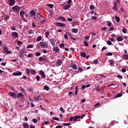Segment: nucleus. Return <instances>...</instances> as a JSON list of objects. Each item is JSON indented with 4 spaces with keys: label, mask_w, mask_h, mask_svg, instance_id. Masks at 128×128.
I'll return each mask as SVG.
<instances>
[{
    "label": "nucleus",
    "mask_w": 128,
    "mask_h": 128,
    "mask_svg": "<svg viewBox=\"0 0 128 128\" xmlns=\"http://www.w3.org/2000/svg\"><path fill=\"white\" fill-rule=\"evenodd\" d=\"M56 128H62V126L60 125H58L56 127Z\"/></svg>",
    "instance_id": "64"
},
{
    "label": "nucleus",
    "mask_w": 128,
    "mask_h": 128,
    "mask_svg": "<svg viewBox=\"0 0 128 128\" xmlns=\"http://www.w3.org/2000/svg\"><path fill=\"white\" fill-rule=\"evenodd\" d=\"M114 124H116V122L114 120H112L110 122L111 126H114Z\"/></svg>",
    "instance_id": "60"
},
{
    "label": "nucleus",
    "mask_w": 128,
    "mask_h": 128,
    "mask_svg": "<svg viewBox=\"0 0 128 128\" xmlns=\"http://www.w3.org/2000/svg\"><path fill=\"white\" fill-rule=\"evenodd\" d=\"M53 50L56 52H60V48L58 47H54Z\"/></svg>",
    "instance_id": "17"
},
{
    "label": "nucleus",
    "mask_w": 128,
    "mask_h": 128,
    "mask_svg": "<svg viewBox=\"0 0 128 128\" xmlns=\"http://www.w3.org/2000/svg\"><path fill=\"white\" fill-rule=\"evenodd\" d=\"M26 14V12L24 11H20V16H22V18H24V14Z\"/></svg>",
    "instance_id": "26"
},
{
    "label": "nucleus",
    "mask_w": 128,
    "mask_h": 128,
    "mask_svg": "<svg viewBox=\"0 0 128 128\" xmlns=\"http://www.w3.org/2000/svg\"><path fill=\"white\" fill-rule=\"evenodd\" d=\"M110 66H112L114 64V61L112 60H110Z\"/></svg>",
    "instance_id": "61"
},
{
    "label": "nucleus",
    "mask_w": 128,
    "mask_h": 128,
    "mask_svg": "<svg viewBox=\"0 0 128 128\" xmlns=\"http://www.w3.org/2000/svg\"><path fill=\"white\" fill-rule=\"evenodd\" d=\"M33 56H34V54H28V58H32Z\"/></svg>",
    "instance_id": "53"
},
{
    "label": "nucleus",
    "mask_w": 128,
    "mask_h": 128,
    "mask_svg": "<svg viewBox=\"0 0 128 128\" xmlns=\"http://www.w3.org/2000/svg\"><path fill=\"white\" fill-rule=\"evenodd\" d=\"M40 76L37 75L36 76V80L37 82H40Z\"/></svg>",
    "instance_id": "47"
},
{
    "label": "nucleus",
    "mask_w": 128,
    "mask_h": 128,
    "mask_svg": "<svg viewBox=\"0 0 128 128\" xmlns=\"http://www.w3.org/2000/svg\"><path fill=\"white\" fill-rule=\"evenodd\" d=\"M116 40L118 42H122L124 40V38L122 36H118L116 38Z\"/></svg>",
    "instance_id": "16"
},
{
    "label": "nucleus",
    "mask_w": 128,
    "mask_h": 128,
    "mask_svg": "<svg viewBox=\"0 0 128 128\" xmlns=\"http://www.w3.org/2000/svg\"><path fill=\"white\" fill-rule=\"evenodd\" d=\"M12 9L13 10H14L15 12H19L20 10V6L16 5L12 8Z\"/></svg>",
    "instance_id": "6"
},
{
    "label": "nucleus",
    "mask_w": 128,
    "mask_h": 128,
    "mask_svg": "<svg viewBox=\"0 0 128 128\" xmlns=\"http://www.w3.org/2000/svg\"><path fill=\"white\" fill-rule=\"evenodd\" d=\"M4 50L6 52V54H12V52L8 50V47H4Z\"/></svg>",
    "instance_id": "15"
},
{
    "label": "nucleus",
    "mask_w": 128,
    "mask_h": 128,
    "mask_svg": "<svg viewBox=\"0 0 128 128\" xmlns=\"http://www.w3.org/2000/svg\"><path fill=\"white\" fill-rule=\"evenodd\" d=\"M23 126H24V128H28V123H24Z\"/></svg>",
    "instance_id": "29"
},
{
    "label": "nucleus",
    "mask_w": 128,
    "mask_h": 128,
    "mask_svg": "<svg viewBox=\"0 0 128 128\" xmlns=\"http://www.w3.org/2000/svg\"><path fill=\"white\" fill-rule=\"evenodd\" d=\"M40 45L42 48H46L48 46V44L46 42H40Z\"/></svg>",
    "instance_id": "7"
},
{
    "label": "nucleus",
    "mask_w": 128,
    "mask_h": 128,
    "mask_svg": "<svg viewBox=\"0 0 128 128\" xmlns=\"http://www.w3.org/2000/svg\"><path fill=\"white\" fill-rule=\"evenodd\" d=\"M72 6V5L69 4V5H66L64 6L63 7L64 10H68V8H70V7Z\"/></svg>",
    "instance_id": "13"
},
{
    "label": "nucleus",
    "mask_w": 128,
    "mask_h": 128,
    "mask_svg": "<svg viewBox=\"0 0 128 128\" xmlns=\"http://www.w3.org/2000/svg\"><path fill=\"white\" fill-rule=\"evenodd\" d=\"M110 30H114V27H111L108 29V32H110Z\"/></svg>",
    "instance_id": "37"
},
{
    "label": "nucleus",
    "mask_w": 128,
    "mask_h": 128,
    "mask_svg": "<svg viewBox=\"0 0 128 128\" xmlns=\"http://www.w3.org/2000/svg\"><path fill=\"white\" fill-rule=\"evenodd\" d=\"M116 2H114V6H113L112 8L114 10L118 11V8H116Z\"/></svg>",
    "instance_id": "19"
},
{
    "label": "nucleus",
    "mask_w": 128,
    "mask_h": 128,
    "mask_svg": "<svg viewBox=\"0 0 128 128\" xmlns=\"http://www.w3.org/2000/svg\"><path fill=\"white\" fill-rule=\"evenodd\" d=\"M60 112L62 113V114H64L65 112H64V108L62 107H60Z\"/></svg>",
    "instance_id": "36"
},
{
    "label": "nucleus",
    "mask_w": 128,
    "mask_h": 128,
    "mask_svg": "<svg viewBox=\"0 0 128 128\" xmlns=\"http://www.w3.org/2000/svg\"><path fill=\"white\" fill-rule=\"evenodd\" d=\"M122 72H126V68H122Z\"/></svg>",
    "instance_id": "63"
},
{
    "label": "nucleus",
    "mask_w": 128,
    "mask_h": 128,
    "mask_svg": "<svg viewBox=\"0 0 128 128\" xmlns=\"http://www.w3.org/2000/svg\"><path fill=\"white\" fill-rule=\"evenodd\" d=\"M72 68H74V70H78V67L76 66V64H72Z\"/></svg>",
    "instance_id": "24"
},
{
    "label": "nucleus",
    "mask_w": 128,
    "mask_h": 128,
    "mask_svg": "<svg viewBox=\"0 0 128 128\" xmlns=\"http://www.w3.org/2000/svg\"><path fill=\"white\" fill-rule=\"evenodd\" d=\"M24 96V94L22 92L18 93V96H16V98H22Z\"/></svg>",
    "instance_id": "23"
},
{
    "label": "nucleus",
    "mask_w": 128,
    "mask_h": 128,
    "mask_svg": "<svg viewBox=\"0 0 128 128\" xmlns=\"http://www.w3.org/2000/svg\"><path fill=\"white\" fill-rule=\"evenodd\" d=\"M74 116H71L70 118V120H69V122H74Z\"/></svg>",
    "instance_id": "55"
},
{
    "label": "nucleus",
    "mask_w": 128,
    "mask_h": 128,
    "mask_svg": "<svg viewBox=\"0 0 128 128\" xmlns=\"http://www.w3.org/2000/svg\"><path fill=\"white\" fill-rule=\"evenodd\" d=\"M30 14L31 16H36V12L34 10H31Z\"/></svg>",
    "instance_id": "14"
},
{
    "label": "nucleus",
    "mask_w": 128,
    "mask_h": 128,
    "mask_svg": "<svg viewBox=\"0 0 128 128\" xmlns=\"http://www.w3.org/2000/svg\"><path fill=\"white\" fill-rule=\"evenodd\" d=\"M122 32H124V34H126V29L123 28L122 29Z\"/></svg>",
    "instance_id": "62"
},
{
    "label": "nucleus",
    "mask_w": 128,
    "mask_h": 128,
    "mask_svg": "<svg viewBox=\"0 0 128 128\" xmlns=\"http://www.w3.org/2000/svg\"><path fill=\"white\" fill-rule=\"evenodd\" d=\"M12 76H22V72L18 71L16 72H14L12 74Z\"/></svg>",
    "instance_id": "9"
},
{
    "label": "nucleus",
    "mask_w": 128,
    "mask_h": 128,
    "mask_svg": "<svg viewBox=\"0 0 128 128\" xmlns=\"http://www.w3.org/2000/svg\"><path fill=\"white\" fill-rule=\"evenodd\" d=\"M75 90V96H76L78 94V86H76Z\"/></svg>",
    "instance_id": "27"
},
{
    "label": "nucleus",
    "mask_w": 128,
    "mask_h": 128,
    "mask_svg": "<svg viewBox=\"0 0 128 128\" xmlns=\"http://www.w3.org/2000/svg\"><path fill=\"white\" fill-rule=\"evenodd\" d=\"M62 64V59H58L56 66H60Z\"/></svg>",
    "instance_id": "5"
},
{
    "label": "nucleus",
    "mask_w": 128,
    "mask_h": 128,
    "mask_svg": "<svg viewBox=\"0 0 128 128\" xmlns=\"http://www.w3.org/2000/svg\"><path fill=\"white\" fill-rule=\"evenodd\" d=\"M78 72H84V70H82V68L79 67L78 68Z\"/></svg>",
    "instance_id": "35"
},
{
    "label": "nucleus",
    "mask_w": 128,
    "mask_h": 128,
    "mask_svg": "<svg viewBox=\"0 0 128 128\" xmlns=\"http://www.w3.org/2000/svg\"><path fill=\"white\" fill-rule=\"evenodd\" d=\"M116 20L117 22H120V17L116 16Z\"/></svg>",
    "instance_id": "28"
},
{
    "label": "nucleus",
    "mask_w": 128,
    "mask_h": 128,
    "mask_svg": "<svg viewBox=\"0 0 128 128\" xmlns=\"http://www.w3.org/2000/svg\"><path fill=\"white\" fill-rule=\"evenodd\" d=\"M80 118V116H74V122H76V120H78Z\"/></svg>",
    "instance_id": "18"
},
{
    "label": "nucleus",
    "mask_w": 128,
    "mask_h": 128,
    "mask_svg": "<svg viewBox=\"0 0 128 128\" xmlns=\"http://www.w3.org/2000/svg\"><path fill=\"white\" fill-rule=\"evenodd\" d=\"M32 122H34V124H36L38 122V120L36 118H34L32 120Z\"/></svg>",
    "instance_id": "41"
},
{
    "label": "nucleus",
    "mask_w": 128,
    "mask_h": 128,
    "mask_svg": "<svg viewBox=\"0 0 128 128\" xmlns=\"http://www.w3.org/2000/svg\"><path fill=\"white\" fill-rule=\"evenodd\" d=\"M26 72L28 75L30 74V70H28V68H26Z\"/></svg>",
    "instance_id": "52"
},
{
    "label": "nucleus",
    "mask_w": 128,
    "mask_h": 128,
    "mask_svg": "<svg viewBox=\"0 0 128 128\" xmlns=\"http://www.w3.org/2000/svg\"><path fill=\"white\" fill-rule=\"evenodd\" d=\"M10 18V16H6L4 17V20H8Z\"/></svg>",
    "instance_id": "54"
},
{
    "label": "nucleus",
    "mask_w": 128,
    "mask_h": 128,
    "mask_svg": "<svg viewBox=\"0 0 128 128\" xmlns=\"http://www.w3.org/2000/svg\"><path fill=\"white\" fill-rule=\"evenodd\" d=\"M9 96L13 98H16V94L14 92H9Z\"/></svg>",
    "instance_id": "4"
},
{
    "label": "nucleus",
    "mask_w": 128,
    "mask_h": 128,
    "mask_svg": "<svg viewBox=\"0 0 128 128\" xmlns=\"http://www.w3.org/2000/svg\"><path fill=\"white\" fill-rule=\"evenodd\" d=\"M46 22V20L44 19V20H43L40 21V24H44V22Z\"/></svg>",
    "instance_id": "44"
},
{
    "label": "nucleus",
    "mask_w": 128,
    "mask_h": 128,
    "mask_svg": "<svg viewBox=\"0 0 128 128\" xmlns=\"http://www.w3.org/2000/svg\"><path fill=\"white\" fill-rule=\"evenodd\" d=\"M39 60L40 62H48V58H44V56L42 57H40L39 58Z\"/></svg>",
    "instance_id": "2"
},
{
    "label": "nucleus",
    "mask_w": 128,
    "mask_h": 128,
    "mask_svg": "<svg viewBox=\"0 0 128 128\" xmlns=\"http://www.w3.org/2000/svg\"><path fill=\"white\" fill-rule=\"evenodd\" d=\"M44 88V90H50V88L48 86H45Z\"/></svg>",
    "instance_id": "34"
},
{
    "label": "nucleus",
    "mask_w": 128,
    "mask_h": 128,
    "mask_svg": "<svg viewBox=\"0 0 128 128\" xmlns=\"http://www.w3.org/2000/svg\"><path fill=\"white\" fill-rule=\"evenodd\" d=\"M98 60L96 59L94 60V64H98Z\"/></svg>",
    "instance_id": "43"
},
{
    "label": "nucleus",
    "mask_w": 128,
    "mask_h": 128,
    "mask_svg": "<svg viewBox=\"0 0 128 128\" xmlns=\"http://www.w3.org/2000/svg\"><path fill=\"white\" fill-rule=\"evenodd\" d=\"M30 74H36V72L34 70L30 68Z\"/></svg>",
    "instance_id": "25"
},
{
    "label": "nucleus",
    "mask_w": 128,
    "mask_h": 128,
    "mask_svg": "<svg viewBox=\"0 0 128 128\" xmlns=\"http://www.w3.org/2000/svg\"><path fill=\"white\" fill-rule=\"evenodd\" d=\"M48 6V8H54V4H47Z\"/></svg>",
    "instance_id": "31"
},
{
    "label": "nucleus",
    "mask_w": 128,
    "mask_h": 128,
    "mask_svg": "<svg viewBox=\"0 0 128 128\" xmlns=\"http://www.w3.org/2000/svg\"><path fill=\"white\" fill-rule=\"evenodd\" d=\"M78 28H72V32H74V34H78Z\"/></svg>",
    "instance_id": "20"
},
{
    "label": "nucleus",
    "mask_w": 128,
    "mask_h": 128,
    "mask_svg": "<svg viewBox=\"0 0 128 128\" xmlns=\"http://www.w3.org/2000/svg\"><path fill=\"white\" fill-rule=\"evenodd\" d=\"M11 36L12 38H18V32H12Z\"/></svg>",
    "instance_id": "8"
},
{
    "label": "nucleus",
    "mask_w": 128,
    "mask_h": 128,
    "mask_svg": "<svg viewBox=\"0 0 128 128\" xmlns=\"http://www.w3.org/2000/svg\"><path fill=\"white\" fill-rule=\"evenodd\" d=\"M54 24H55V26H62V28H66V24L60 22H54Z\"/></svg>",
    "instance_id": "3"
},
{
    "label": "nucleus",
    "mask_w": 128,
    "mask_h": 128,
    "mask_svg": "<svg viewBox=\"0 0 128 128\" xmlns=\"http://www.w3.org/2000/svg\"><path fill=\"white\" fill-rule=\"evenodd\" d=\"M40 40H42V36H38L37 38V41L38 42H40Z\"/></svg>",
    "instance_id": "38"
},
{
    "label": "nucleus",
    "mask_w": 128,
    "mask_h": 128,
    "mask_svg": "<svg viewBox=\"0 0 128 128\" xmlns=\"http://www.w3.org/2000/svg\"><path fill=\"white\" fill-rule=\"evenodd\" d=\"M64 38L65 40H68V34H64Z\"/></svg>",
    "instance_id": "51"
},
{
    "label": "nucleus",
    "mask_w": 128,
    "mask_h": 128,
    "mask_svg": "<svg viewBox=\"0 0 128 128\" xmlns=\"http://www.w3.org/2000/svg\"><path fill=\"white\" fill-rule=\"evenodd\" d=\"M26 52L24 51V48L21 49L20 52V58H24L25 56H26L27 54Z\"/></svg>",
    "instance_id": "1"
},
{
    "label": "nucleus",
    "mask_w": 128,
    "mask_h": 128,
    "mask_svg": "<svg viewBox=\"0 0 128 128\" xmlns=\"http://www.w3.org/2000/svg\"><path fill=\"white\" fill-rule=\"evenodd\" d=\"M45 36H46V38H48V36H50V32L48 31L45 33Z\"/></svg>",
    "instance_id": "33"
},
{
    "label": "nucleus",
    "mask_w": 128,
    "mask_h": 128,
    "mask_svg": "<svg viewBox=\"0 0 128 128\" xmlns=\"http://www.w3.org/2000/svg\"><path fill=\"white\" fill-rule=\"evenodd\" d=\"M122 96V94H118L116 96H115V98H120V96Z\"/></svg>",
    "instance_id": "32"
},
{
    "label": "nucleus",
    "mask_w": 128,
    "mask_h": 128,
    "mask_svg": "<svg viewBox=\"0 0 128 128\" xmlns=\"http://www.w3.org/2000/svg\"><path fill=\"white\" fill-rule=\"evenodd\" d=\"M122 58H124V60H128V54H124L122 56Z\"/></svg>",
    "instance_id": "30"
},
{
    "label": "nucleus",
    "mask_w": 128,
    "mask_h": 128,
    "mask_svg": "<svg viewBox=\"0 0 128 128\" xmlns=\"http://www.w3.org/2000/svg\"><path fill=\"white\" fill-rule=\"evenodd\" d=\"M50 40L52 46H56V43L54 42V38H51Z\"/></svg>",
    "instance_id": "11"
},
{
    "label": "nucleus",
    "mask_w": 128,
    "mask_h": 128,
    "mask_svg": "<svg viewBox=\"0 0 128 128\" xmlns=\"http://www.w3.org/2000/svg\"><path fill=\"white\" fill-rule=\"evenodd\" d=\"M84 44L85 46H88V42L85 41L84 42Z\"/></svg>",
    "instance_id": "45"
},
{
    "label": "nucleus",
    "mask_w": 128,
    "mask_h": 128,
    "mask_svg": "<svg viewBox=\"0 0 128 128\" xmlns=\"http://www.w3.org/2000/svg\"><path fill=\"white\" fill-rule=\"evenodd\" d=\"M90 10H94V5H91L90 6Z\"/></svg>",
    "instance_id": "57"
},
{
    "label": "nucleus",
    "mask_w": 128,
    "mask_h": 128,
    "mask_svg": "<svg viewBox=\"0 0 128 128\" xmlns=\"http://www.w3.org/2000/svg\"><path fill=\"white\" fill-rule=\"evenodd\" d=\"M9 2H9V6H14V4L15 2V0H8Z\"/></svg>",
    "instance_id": "12"
},
{
    "label": "nucleus",
    "mask_w": 128,
    "mask_h": 128,
    "mask_svg": "<svg viewBox=\"0 0 128 128\" xmlns=\"http://www.w3.org/2000/svg\"><path fill=\"white\" fill-rule=\"evenodd\" d=\"M36 16H37V18H42V15L38 13L36 14Z\"/></svg>",
    "instance_id": "50"
},
{
    "label": "nucleus",
    "mask_w": 128,
    "mask_h": 128,
    "mask_svg": "<svg viewBox=\"0 0 128 128\" xmlns=\"http://www.w3.org/2000/svg\"><path fill=\"white\" fill-rule=\"evenodd\" d=\"M58 20H62V22H66V18L62 16H60V17H58Z\"/></svg>",
    "instance_id": "22"
},
{
    "label": "nucleus",
    "mask_w": 128,
    "mask_h": 128,
    "mask_svg": "<svg viewBox=\"0 0 128 128\" xmlns=\"http://www.w3.org/2000/svg\"><path fill=\"white\" fill-rule=\"evenodd\" d=\"M117 78H120L121 80H122L123 78L122 76V75H118Z\"/></svg>",
    "instance_id": "59"
},
{
    "label": "nucleus",
    "mask_w": 128,
    "mask_h": 128,
    "mask_svg": "<svg viewBox=\"0 0 128 128\" xmlns=\"http://www.w3.org/2000/svg\"><path fill=\"white\" fill-rule=\"evenodd\" d=\"M40 74L43 78H46V75L44 74V71L40 70Z\"/></svg>",
    "instance_id": "10"
},
{
    "label": "nucleus",
    "mask_w": 128,
    "mask_h": 128,
    "mask_svg": "<svg viewBox=\"0 0 128 128\" xmlns=\"http://www.w3.org/2000/svg\"><path fill=\"white\" fill-rule=\"evenodd\" d=\"M36 56H40V52H38L36 53Z\"/></svg>",
    "instance_id": "58"
},
{
    "label": "nucleus",
    "mask_w": 128,
    "mask_h": 128,
    "mask_svg": "<svg viewBox=\"0 0 128 128\" xmlns=\"http://www.w3.org/2000/svg\"><path fill=\"white\" fill-rule=\"evenodd\" d=\"M107 44H108V46H112V42L110 40H108Z\"/></svg>",
    "instance_id": "48"
},
{
    "label": "nucleus",
    "mask_w": 128,
    "mask_h": 128,
    "mask_svg": "<svg viewBox=\"0 0 128 128\" xmlns=\"http://www.w3.org/2000/svg\"><path fill=\"white\" fill-rule=\"evenodd\" d=\"M52 120H58V122H59L60 119L58 118V117H52Z\"/></svg>",
    "instance_id": "40"
},
{
    "label": "nucleus",
    "mask_w": 128,
    "mask_h": 128,
    "mask_svg": "<svg viewBox=\"0 0 128 128\" xmlns=\"http://www.w3.org/2000/svg\"><path fill=\"white\" fill-rule=\"evenodd\" d=\"M106 56H112V52H107V53L106 54Z\"/></svg>",
    "instance_id": "42"
},
{
    "label": "nucleus",
    "mask_w": 128,
    "mask_h": 128,
    "mask_svg": "<svg viewBox=\"0 0 128 128\" xmlns=\"http://www.w3.org/2000/svg\"><path fill=\"white\" fill-rule=\"evenodd\" d=\"M72 124L70 123H64L63 124V126H70Z\"/></svg>",
    "instance_id": "46"
},
{
    "label": "nucleus",
    "mask_w": 128,
    "mask_h": 128,
    "mask_svg": "<svg viewBox=\"0 0 128 128\" xmlns=\"http://www.w3.org/2000/svg\"><path fill=\"white\" fill-rule=\"evenodd\" d=\"M107 26H112V22H107Z\"/></svg>",
    "instance_id": "56"
},
{
    "label": "nucleus",
    "mask_w": 128,
    "mask_h": 128,
    "mask_svg": "<svg viewBox=\"0 0 128 128\" xmlns=\"http://www.w3.org/2000/svg\"><path fill=\"white\" fill-rule=\"evenodd\" d=\"M80 54L82 58H86V54L84 52H80Z\"/></svg>",
    "instance_id": "21"
},
{
    "label": "nucleus",
    "mask_w": 128,
    "mask_h": 128,
    "mask_svg": "<svg viewBox=\"0 0 128 128\" xmlns=\"http://www.w3.org/2000/svg\"><path fill=\"white\" fill-rule=\"evenodd\" d=\"M60 48H62L64 47V44H61L59 46Z\"/></svg>",
    "instance_id": "49"
},
{
    "label": "nucleus",
    "mask_w": 128,
    "mask_h": 128,
    "mask_svg": "<svg viewBox=\"0 0 128 128\" xmlns=\"http://www.w3.org/2000/svg\"><path fill=\"white\" fill-rule=\"evenodd\" d=\"M26 48H34V45L32 44L28 45Z\"/></svg>",
    "instance_id": "39"
}]
</instances>
